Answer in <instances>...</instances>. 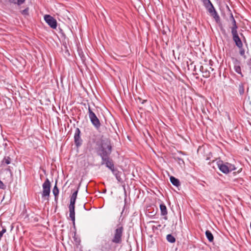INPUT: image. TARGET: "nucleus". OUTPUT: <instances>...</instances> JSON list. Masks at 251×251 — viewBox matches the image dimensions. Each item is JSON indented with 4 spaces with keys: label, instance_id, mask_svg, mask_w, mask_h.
<instances>
[{
    "label": "nucleus",
    "instance_id": "obj_1",
    "mask_svg": "<svg viewBox=\"0 0 251 251\" xmlns=\"http://www.w3.org/2000/svg\"><path fill=\"white\" fill-rule=\"evenodd\" d=\"M100 155L102 159L101 164H105L111 171L115 169L112 161L109 159L108 156L111 152V146L108 140L103 141L102 142Z\"/></svg>",
    "mask_w": 251,
    "mask_h": 251
},
{
    "label": "nucleus",
    "instance_id": "obj_2",
    "mask_svg": "<svg viewBox=\"0 0 251 251\" xmlns=\"http://www.w3.org/2000/svg\"><path fill=\"white\" fill-rule=\"evenodd\" d=\"M218 166L219 170L225 174H227L229 172L235 170L234 165L228 163H224L222 161H219L218 163Z\"/></svg>",
    "mask_w": 251,
    "mask_h": 251
},
{
    "label": "nucleus",
    "instance_id": "obj_3",
    "mask_svg": "<svg viewBox=\"0 0 251 251\" xmlns=\"http://www.w3.org/2000/svg\"><path fill=\"white\" fill-rule=\"evenodd\" d=\"M42 187L43 192L42 197L43 198H44L45 200H48L50 192V183L48 178H47L43 183Z\"/></svg>",
    "mask_w": 251,
    "mask_h": 251
},
{
    "label": "nucleus",
    "instance_id": "obj_4",
    "mask_svg": "<svg viewBox=\"0 0 251 251\" xmlns=\"http://www.w3.org/2000/svg\"><path fill=\"white\" fill-rule=\"evenodd\" d=\"M89 117L92 125L97 128L99 129L100 126V123L99 119L96 114L92 111L90 107H88Z\"/></svg>",
    "mask_w": 251,
    "mask_h": 251
},
{
    "label": "nucleus",
    "instance_id": "obj_5",
    "mask_svg": "<svg viewBox=\"0 0 251 251\" xmlns=\"http://www.w3.org/2000/svg\"><path fill=\"white\" fill-rule=\"evenodd\" d=\"M123 231V228L122 226H120L116 229L114 237L112 240L113 243L119 244L121 242Z\"/></svg>",
    "mask_w": 251,
    "mask_h": 251
},
{
    "label": "nucleus",
    "instance_id": "obj_6",
    "mask_svg": "<svg viewBox=\"0 0 251 251\" xmlns=\"http://www.w3.org/2000/svg\"><path fill=\"white\" fill-rule=\"evenodd\" d=\"M45 22L53 29H55L57 27V22L56 20L50 15H45L44 16Z\"/></svg>",
    "mask_w": 251,
    "mask_h": 251
},
{
    "label": "nucleus",
    "instance_id": "obj_7",
    "mask_svg": "<svg viewBox=\"0 0 251 251\" xmlns=\"http://www.w3.org/2000/svg\"><path fill=\"white\" fill-rule=\"evenodd\" d=\"M231 34L232 35L233 40L235 43V45L237 47L241 49L243 47V43L239 37L237 30L231 31Z\"/></svg>",
    "mask_w": 251,
    "mask_h": 251
},
{
    "label": "nucleus",
    "instance_id": "obj_8",
    "mask_svg": "<svg viewBox=\"0 0 251 251\" xmlns=\"http://www.w3.org/2000/svg\"><path fill=\"white\" fill-rule=\"evenodd\" d=\"M80 130L78 128H76L74 135L75 142L77 146H79L81 144L82 140L80 138Z\"/></svg>",
    "mask_w": 251,
    "mask_h": 251
},
{
    "label": "nucleus",
    "instance_id": "obj_9",
    "mask_svg": "<svg viewBox=\"0 0 251 251\" xmlns=\"http://www.w3.org/2000/svg\"><path fill=\"white\" fill-rule=\"evenodd\" d=\"M206 9L211 14V15L213 16L216 20L219 19V16L213 5H211L210 7L207 8Z\"/></svg>",
    "mask_w": 251,
    "mask_h": 251
},
{
    "label": "nucleus",
    "instance_id": "obj_10",
    "mask_svg": "<svg viewBox=\"0 0 251 251\" xmlns=\"http://www.w3.org/2000/svg\"><path fill=\"white\" fill-rule=\"evenodd\" d=\"M75 205H69V212H70L69 216H70L71 220L73 222L74 224H75Z\"/></svg>",
    "mask_w": 251,
    "mask_h": 251
},
{
    "label": "nucleus",
    "instance_id": "obj_11",
    "mask_svg": "<svg viewBox=\"0 0 251 251\" xmlns=\"http://www.w3.org/2000/svg\"><path fill=\"white\" fill-rule=\"evenodd\" d=\"M234 70L237 73L239 74L241 77H243L244 75L241 72V69L239 62L236 61L234 63Z\"/></svg>",
    "mask_w": 251,
    "mask_h": 251
},
{
    "label": "nucleus",
    "instance_id": "obj_12",
    "mask_svg": "<svg viewBox=\"0 0 251 251\" xmlns=\"http://www.w3.org/2000/svg\"><path fill=\"white\" fill-rule=\"evenodd\" d=\"M160 211H161V215L165 216V217H164V219L165 220H167V218L166 216L168 214V212H167V207H166V205L164 203L161 204L160 205Z\"/></svg>",
    "mask_w": 251,
    "mask_h": 251
},
{
    "label": "nucleus",
    "instance_id": "obj_13",
    "mask_svg": "<svg viewBox=\"0 0 251 251\" xmlns=\"http://www.w3.org/2000/svg\"><path fill=\"white\" fill-rule=\"evenodd\" d=\"M77 193L78 190H76L73 193L71 197L70 205H75V202L77 197Z\"/></svg>",
    "mask_w": 251,
    "mask_h": 251
},
{
    "label": "nucleus",
    "instance_id": "obj_14",
    "mask_svg": "<svg viewBox=\"0 0 251 251\" xmlns=\"http://www.w3.org/2000/svg\"><path fill=\"white\" fill-rule=\"evenodd\" d=\"M113 175L115 176L117 180L120 182L122 181V178L121 177V176L122 174V173L118 171L117 169H114V170H112V171Z\"/></svg>",
    "mask_w": 251,
    "mask_h": 251
},
{
    "label": "nucleus",
    "instance_id": "obj_15",
    "mask_svg": "<svg viewBox=\"0 0 251 251\" xmlns=\"http://www.w3.org/2000/svg\"><path fill=\"white\" fill-rule=\"evenodd\" d=\"M171 183L175 186H178L180 185L179 181L178 179L172 176L170 178Z\"/></svg>",
    "mask_w": 251,
    "mask_h": 251
},
{
    "label": "nucleus",
    "instance_id": "obj_16",
    "mask_svg": "<svg viewBox=\"0 0 251 251\" xmlns=\"http://www.w3.org/2000/svg\"><path fill=\"white\" fill-rule=\"evenodd\" d=\"M11 159L9 156L5 157L1 161L2 165H8L10 164Z\"/></svg>",
    "mask_w": 251,
    "mask_h": 251
},
{
    "label": "nucleus",
    "instance_id": "obj_17",
    "mask_svg": "<svg viewBox=\"0 0 251 251\" xmlns=\"http://www.w3.org/2000/svg\"><path fill=\"white\" fill-rule=\"evenodd\" d=\"M205 235L209 242H212L213 241V236L209 230L206 231Z\"/></svg>",
    "mask_w": 251,
    "mask_h": 251
},
{
    "label": "nucleus",
    "instance_id": "obj_18",
    "mask_svg": "<svg viewBox=\"0 0 251 251\" xmlns=\"http://www.w3.org/2000/svg\"><path fill=\"white\" fill-rule=\"evenodd\" d=\"M232 25V26L231 27V32L234 31H237L238 26L236 25V22L234 18H233L232 21H231Z\"/></svg>",
    "mask_w": 251,
    "mask_h": 251
},
{
    "label": "nucleus",
    "instance_id": "obj_19",
    "mask_svg": "<svg viewBox=\"0 0 251 251\" xmlns=\"http://www.w3.org/2000/svg\"><path fill=\"white\" fill-rule=\"evenodd\" d=\"M167 240L168 242L173 243L175 242L176 239L175 237L171 234H168L167 236Z\"/></svg>",
    "mask_w": 251,
    "mask_h": 251
},
{
    "label": "nucleus",
    "instance_id": "obj_20",
    "mask_svg": "<svg viewBox=\"0 0 251 251\" xmlns=\"http://www.w3.org/2000/svg\"><path fill=\"white\" fill-rule=\"evenodd\" d=\"M203 69H204L203 67V66H201V72L203 74V76H204L205 77H208L209 76V75H210L209 71H205L204 72Z\"/></svg>",
    "mask_w": 251,
    "mask_h": 251
},
{
    "label": "nucleus",
    "instance_id": "obj_21",
    "mask_svg": "<svg viewBox=\"0 0 251 251\" xmlns=\"http://www.w3.org/2000/svg\"><path fill=\"white\" fill-rule=\"evenodd\" d=\"M52 192L55 197L58 195L59 190L56 186V184H55V186H54Z\"/></svg>",
    "mask_w": 251,
    "mask_h": 251
},
{
    "label": "nucleus",
    "instance_id": "obj_22",
    "mask_svg": "<svg viewBox=\"0 0 251 251\" xmlns=\"http://www.w3.org/2000/svg\"><path fill=\"white\" fill-rule=\"evenodd\" d=\"M203 3L206 8L213 5L210 0H204Z\"/></svg>",
    "mask_w": 251,
    "mask_h": 251
},
{
    "label": "nucleus",
    "instance_id": "obj_23",
    "mask_svg": "<svg viewBox=\"0 0 251 251\" xmlns=\"http://www.w3.org/2000/svg\"><path fill=\"white\" fill-rule=\"evenodd\" d=\"M5 188V185L4 183L0 180V189H4Z\"/></svg>",
    "mask_w": 251,
    "mask_h": 251
},
{
    "label": "nucleus",
    "instance_id": "obj_24",
    "mask_svg": "<svg viewBox=\"0 0 251 251\" xmlns=\"http://www.w3.org/2000/svg\"><path fill=\"white\" fill-rule=\"evenodd\" d=\"M240 54L242 56H244L245 55V50L243 49V48H241V49H240Z\"/></svg>",
    "mask_w": 251,
    "mask_h": 251
},
{
    "label": "nucleus",
    "instance_id": "obj_25",
    "mask_svg": "<svg viewBox=\"0 0 251 251\" xmlns=\"http://www.w3.org/2000/svg\"><path fill=\"white\" fill-rule=\"evenodd\" d=\"M25 0H17V3L19 5H20L24 2Z\"/></svg>",
    "mask_w": 251,
    "mask_h": 251
},
{
    "label": "nucleus",
    "instance_id": "obj_26",
    "mask_svg": "<svg viewBox=\"0 0 251 251\" xmlns=\"http://www.w3.org/2000/svg\"><path fill=\"white\" fill-rule=\"evenodd\" d=\"M28 8L25 9V10H23L22 13L23 14H27V12H28Z\"/></svg>",
    "mask_w": 251,
    "mask_h": 251
},
{
    "label": "nucleus",
    "instance_id": "obj_27",
    "mask_svg": "<svg viewBox=\"0 0 251 251\" xmlns=\"http://www.w3.org/2000/svg\"><path fill=\"white\" fill-rule=\"evenodd\" d=\"M248 65L250 66V68L251 69V58L249 60Z\"/></svg>",
    "mask_w": 251,
    "mask_h": 251
},
{
    "label": "nucleus",
    "instance_id": "obj_28",
    "mask_svg": "<svg viewBox=\"0 0 251 251\" xmlns=\"http://www.w3.org/2000/svg\"><path fill=\"white\" fill-rule=\"evenodd\" d=\"M233 18H234L232 14H231L230 16V20L231 21H232Z\"/></svg>",
    "mask_w": 251,
    "mask_h": 251
},
{
    "label": "nucleus",
    "instance_id": "obj_29",
    "mask_svg": "<svg viewBox=\"0 0 251 251\" xmlns=\"http://www.w3.org/2000/svg\"><path fill=\"white\" fill-rule=\"evenodd\" d=\"M240 93H244V89H243V88L242 87V89H240Z\"/></svg>",
    "mask_w": 251,
    "mask_h": 251
},
{
    "label": "nucleus",
    "instance_id": "obj_30",
    "mask_svg": "<svg viewBox=\"0 0 251 251\" xmlns=\"http://www.w3.org/2000/svg\"><path fill=\"white\" fill-rule=\"evenodd\" d=\"M240 93H244V89H243V88L242 87V89H240Z\"/></svg>",
    "mask_w": 251,
    "mask_h": 251
}]
</instances>
